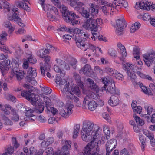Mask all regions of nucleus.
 <instances>
[{"label":"nucleus","instance_id":"obj_61","mask_svg":"<svg viewBox=\"0 0 155 155\" xmlns=\"http://www.w3.org/2000/svg\"><path fill=\"white\" fill-rule=\"evenodd\" d=\"M103 131L104 133V135L106 136H107L108 137L110 138V131L107 128H105L104 129Z\"/></svg>","mask_w":155,"mask_h":155},{"label":"nucleus","instance_id":"obj_54","mask_svg":"<svg viewBox=\"0 0 155 155\" xmlns=\"http://www.w3.org/2000/svg\"><path fill=\"white\" fill-rule=\"evenodd\" d=\"M93 94L91 93L87 94L86 96L84 98V100H88V102H89L91 99L94 97Z\"/></svg>","mask_w":155,"mask_h":155},{"label":"nucleus","instance_id":"obj_52","mask_svg":"<svg viewBox=\"0 0 155 155\" xmlns=\"http://www.w3.org/2000/svg\"><path fill=\"white\" fill-rule=\"evenodd\" d=\"M7 33L5 31H3L2 33L0 34V40H6V37L7 36Z\"/></svg>","mask_w":155,"mask_h":155},{"label":"nucleus","instance_id":"obj_58","mask_svg":"<svg viewBox=\"0 0 155 155\" xmlns=\"http://www.w3.org/2000/svg\"><path fill=\"white\" fill-rule=\"evenodd\" d=\"M152 18L151 17L150 15L148 13L144 14L143 15V18L144 20L147 21L150 19L151 20Z\"/></svg>","mask_w":155,"mask_h":155},{"label":"nucleus","instance_id":"obj_44","mask_svg":"<svg viewBox=\"0 0 155 155\" xmlns=\"http://www.w3.org/2000/svg\"><path fill=\"white\" fill-rule=\"evenodd\" d=\"M41 91L43 92L45 94L47 95L51 93L52 90L49 88L46 87H41Z\"/></svg>","mask_w":155,"mask_h":155},{"label":"nucleus","instance_id":"obj_5","mask_svg":"<svg viewBox=\"0 0 155 155\" xmlns=\"http://www.w3.org/2000/svg\"><path fill=\"white\" fill-rule=\"evenodd\" d=\"M55 61L57 65H54V70L57 72H59L61 76L64 77L65 74L62 72L61 70L63 71L70 70V67L69 64L64 60L60 58H57L56 59Z\"/></svg>","mask_w":155,"mask_h":155},{"label":"nucleus","instance_id":"obj_21","mask_svg":"<svg viewBox=\"0 0 155 155\" xmlns=\"http://www.w3.org/2000/svg\"><path fill=\"white\" fill-rule=\"evenodd\" d=\"M70 92L71 94H75L76 95H79L80 94V91L78 87L74 84H71L70 87Z\"/></svg>","mask_w":155,"mask_h":155},{"label":"nucleus","instance_id":"obj_24","mask_svg":"<svg viewBox=\"0 0 155 155\" xmlns=\"http://www.w3.org/2000/svg\"><path fill=\"white\" fill-rule=\"evenodd\" d=\"M35 107L34 108L35 111L38 113H41L44 110V104L42 102H36L35 104Z\"/></svg>","mask_w":155,"mask_h":155},{"label":"nucleus","instance_id":"obj_56","mask_svg":"<svg viewBox=\"0 0 155 155\" xmlns=\"http://www.w3.org/2000/svg\"><path fill=\"white\" fill-rule=\"evenodd\" d=\"M15 52L18 56H20L23 54V51L21 48L20 47H18L16 48Z\"/></svg>","mask_w":155,"mask_h":155},{"label":"nucleus","instance_id":"obj_31","mask_svg":"<svg viewBox=\"0 0 155 155\" xmlns=\"http://www.w3.org/2000/svg\"><path fill=\"white\" fill-rule=\"evenodd\" d=\"M56 83L59 84L60 85H65L66 84H68L67 81L64 78H61L60 76L57 75L55 79Z\"/></svg>","mask_w":155,"mask_h":155},{"label":"nucleus","instance_id":"obj_19","mask_svg":"<svg viewBox=\"0 0 155 155\" xmlns=\"http://www.w3.org/2000/svg\"><path fill=\"white\" fill-rule=\"evenodd\" d=\"M69 85V83H68V84L65 85L64 88L61 90L64 97L67 98L72 97L73 96V94L70 92V89H69L68 88Z\"/></svg>","mask_w":155,"mask_h":155},{"label":"nucleus","instance_id":"obj_36","mask_svg":"<svg viewBox=\"0 0 155 155\" xmlns=\"http://www.w3.org/2000/svg\"><path fill=\"white\" fill-rule=\"evenodd\" d=\"M44 101L45 103L46 107L47 110L50 111L49 107L51 106V100L48 97H44Z\"/></svg>","mask_w":155,"mask_h":155},{"label":"nucleus","instance_id":"obj_7","mask_svg":"<svg viewBox=\"0 0 155 155\" xmlns=\"http://www.w3.org/2000/svg\"><path fill=\"white\" fill-rule=\"evenodd\" d=\"M102 82L104 84V85L103 87L100 89V90L101 91H103L106 90L107 93L108 92L112 94H115L117 95H119V90L118 89L116 90L114 84H111L110 85L108 86L107 87V86L106 84L108 83V82H105L104 78L102 80Z\"/></svg>","mask_w":155,"mask_h":155},{"label":"nucleus","instance_id":"obj_20","mask_svg":"<svg viewBox=\"0 0 155 155\" xmlns=\"http://www.w3.org/2000/svg\"><path fill=\"white\" fill-rule=\"evenodd\" d=\"M124 70L126 71L127 75H128V78H130V79L131 81L134 83H136V82L135 81L136 79V75L133 72H130L129 70H128V68H127L126 66L124 65Z\"/></svg>","mask_w":155,"mask_h":155},{"label":"nucleus","instance_id":"obj_53","mask_svg":"<svg viewBox=\"0 0 155 155\" xmlns=\"http://www.w3.org/2000/svg\"><path fill=\"white\" fill-rule=\"evenodd\" d=\"M37 55L40 58H43L45 55V54L44 52V49H41L39 50L37 53Z\"/></svg>","mask_w":155,"mask_h":155},{"label":"nucleus","instance_id":"obj_15","mask_svg":"<svg viewBox=\"0 0 155 155\" xmlns=\"http://www.w3.org/2000/svg\"><path fill=\"white\" fill-rule=\"evenodd\" d=\"M25 97L27 100L31 102L32 105L35 106L36 104V103L38 100V95L35 93H32L29 95H27V96H22Z\"/></svg>","mask_w":155,"mask_h":155},{"label":"nucleus","instance_id":"obj_16","mask_svg":"<svg viewBox=\"0 0 155 155\" xmlns=\"http://www.w3.org/2000/svg\"><path fill=\"white\" fill-rule=\"evenodd\" d=\"M24 87L28 89V91L24 90L21 91V95L22 96H26L27 95H29L35 91V88L29 84H25L24 85Z\"/></svg>","mask_w":155,"mask_h":155},{"label":"nucleus","instance_id":"obj_27","mask_svg":"<svg viewBox=\"0 0 155 155\" xmlns=\"http://www.w3.org/2000/svg\"><path fill=\"white\" fill-rule=\"evenodd\" d=\"M16 5L17 7L23 8L28 12H29L30 11V8L26 3H23L21 1H19L17 2Z\"/></svg>","mask_w":155,"mask_h":155},{"label":"nucleus","instance_id":"obj_2","mask_svg":"<svg viewBox=\"0 0 155 155\" xmlns=\"http://www.w3.org/2000/svg\"><path fill=\"white\" fill-rule=\"evenodd\" d=\"M60 7L58 8L60 9L63 18L65 22L74 26L80 23V17L78 15L74 12L69 10L68 8L64 5L60 4Z\"/></svg>","mask_w":155,"mask_h":155},{"label":"nucleus","instance_id":"obj_10","mask_svg":"<svg viewBox=\"0 0 155 155\" xmlns=\"http://www.w3.org/2000/svg\"><path fill=\"white\" fill-rule=\"evenodd\" d=\"M74 105L72 104H70L66 106L65 109L61 108L59 110V113L62 116L66 118L68 117L72 113V108Z\"/></svg>","mask_w":155,"mask_h":155},{"label":"nucleus","instance_id":"obj_18","mask_svg":"<svg viewBox=\"0 0 155 155\" xmlns=\"http://www.w3.org/2000/svg\"><path fill=\"white\" fill-rule=\"evenodd\" d=\"M12 71L13 76L15 77L18 81H21L24 78L23 73L21 72L18 68H13Z\"/></svg>","mask_w":155,"mask_h":155},{"label":"nucleus","instance_id":"obj_45","mask_svg":"<svg viewBox=\"0 0 155 155\" xmlns=\"http://www.w3.org/2000/svg\"><path fill=\"white\" fill-rule=\"evenodd\" d=\"M2 64L5 65V70L7 72L9 69L11 68V61L9 60H7L5 61H2Z\"/></svg>","mask_w":155,"mask_h":155},{"label":"nucleus","instance_id":"obj_59","mask_svg":"<svg viewBox=\"0 0 155 155\" xmlns=\"http://www.w3.org/2000/svg\"><path fill=\"white\" fill-rule=\"evenodd\" d=\"M5 26L6 28H9L10 30H12L13 28V27L11 26V24L9 21H5L4 22Z\"/></svg>","mask_w":155,"mask_h":155},{"label":"nucleus","instance_id":"obj_57","mask_svg":"<svg viewBox=\"0 0 155 155\" xmlns=\"http://www.w3.org/2000/svg\"><path fill=\"white\" fill-rule=\"evenodd\" d=\"M19 61L18 58H16L15 59H14L12 60L13 63L15 65V67L13 68H18L19 66Z\"/></svg>","mask_w":155,"mask_h":155},{"label":"nucleus","instance_id":"obj_63","mask_svg":"<svg viewBox=\"0 0 155 155\" xmlns=\"http://www.w3.org/2000/svg\"><path fill=\"white\" fill-rule=\"evenodd\" d=\"M109 54L112 57L116 56V51L114 50L110 49L108 51Z\"/></svg>","mask_w":155,"mask_h":155},{"label":"nucleus","instance_id":"obj_62","mask_svg":"<svg viewBox=\"0 0 155 155\" xmlns=\"http://www.w3.org/2000/svg\"><path fill=\"white\" fill-rule=\"evenodd\" d=\"M14 150V148L10 145L8 146L7 149V152L9 154H12L13 153Z\"/></svg>","mask_w":155,"mask_h":155},{"label":"nucleus","instance_id":"obj_49","mask_svg":"<svg viewBox=\"0 0 155 155\" xmlns=\"http://www.w3.org/2000/svg\"><path fill=\"white\" fill-rule=\"evenodd\" d=\"M25 113V116L27 117H35V116L33 114V113L35 111V110L30 109L28 110H26Z\"/></svg>","mask_w":155,"mask_h":155},{"label":"nucleus","instance_id":"obj_41","mask_svg":"<svg viewBox=\"0 0 155 155\" xmlns=\"http://www.w3.org/2000/svg\"><path fill=\"white\" fill-rule=\"evenodd\" d=\"M133 54L134 58H136L137 60H138L140 55L139 50L137 48H134L133 50Z\"/></svg>","mask_w":155,"mask_h":155},{"label":"nucleus","instance_id":"obj_39","mask_svg":"<svg viewBox=\"0 0 155 155\" xmlns=\"http://www.w3.org/2000/svg\"><path fill=\"white\" fill-rule=\"evenodd\" d=\"M84 5V4L83 2L79 1L78 0L77 2L76 6L74 7V9L78 12L81 10L83 8H84V7H83V6Z\"/></svg>","mask_w":155,"mask_h":155},{"label":"nucleus","instance_id":"obj_28","mask_svg":"<svg viewBox=\"0 0 155 155\" xmlns=\"http://www.w3.org/2000/svg\"><path fill=\"white\" fill-rule=\"evenodd\" d=\"M69 149L70 148L67 147L66 146H64L61 149V152L58 151L57 155H69Z\"/></svg>","mask_w":155,"mask_h":155},{"label":"nucleus","instance_id":"obj_26","mask_svg":"<svg viewBox=\"0 0 155 155\" xmlns=\"http://www.w3.org/2000/svg\"><path fill=\"white\" fill-rule=\"evenodd\" d=\"M137 84L138 85H139L142 89V90L146 94H147L149 95H152V93L150 90L149 89H147V87L145 86H144L142 83L141 82H138Z\"/></svg>","mask_w":155,"mask_h":155},{"label":"nucleus","instance_id":"obj_6","mask_svg":"<svg viewBox=\"0 0 155 155\" xmlns=\"http://www.w3.org/2000/svg\"><path fill=\"white\" fill-rule=\"evenodd\" d=\"M143 56L145 59V64L148 67L150 66L152 64L154 65V73L155 74V51H152L146 53Z\"/></svg>","mask_w":155,"mask_h":155},{"label":"nucleus","instance_id":"obj_4","mask_svg":"<svg viewBox=\"0 0 155 155\" xmlns=\"http://www.w3.org/2000/svg\"><path fill=\"white\" fill-rule=\"evenodd\" d=\"M98 143L94 141H91L85 147L84 149V153L86 155H101L99 154V147Z\"/></svg>","mask_w":155,"mask_h":155},{"label":"nucleus","instance_id":"obj_46","mask_svg":"<svg viewBox=\"0 0 155 155\" xmlns=\"http://www.w3.org/2000/svg\"><path fill=\"white\" fill-rule=\"evenodd\" d=\"M2 119L4 121V124L8 125H12L13 124L12 122L5 115L2 116Z\"/></svg>","mask_w":155,"mask_h":155},{"label":"nucleus","instance_id":"obj_42","mask_svg":"<svg viewBox=\"0 0 155 155\" xmlns=\"http://www.w3.org/2000/svg\"><path fill=\"white\" fill-rule=\"evenodd\" d=\"M68 99H72L74 100V101L76 103V106L78 107H81V104L80 103V101H79V99L78 97L75 96L73 94L72 97L70 98H68Z\"/></svg>","mask_w":155,"mask_h":155},{"label":"nucleus","instance_id":"obj_51","mask_svg":"<svg viewBox=\"0 0 155 155\" xmlns=\"http://www.w3.org/2000/svg\"><path fill=\"white\" fill-rule=\"evenodd\" d=\"M73 76L77 83L79 84L81 83V77L77 73L74 72L73 73Z\"/></svg>","mask_w":155,"mask_h":155},{"label":"nucleus","instance_id":"obj_55","mask_svg":"<svg viewBox=\"0 0 155 155\" xmlns=\"http://www.w3.org/2000/svg\"><path fill=\"white\" fill-rule=\"evenodd\" d=\"M120 52L122 55V58H120V60L122 61H124V60L123 59L124 58L127 56V53L125 48H124L123 50L122 49L120 50Z\"/></svg>","mask_w":155,"mask_h":155},{"label":"nucleus","instance_id":"obj_12","mask_svg":"<svg viewBox=\"0 0 155 155\" xmlns=\"http://www.w3.org/2000/svg\"><path fill=\"white\" fill-rule=\"evenodd\" d=\"M51 11L52 13H54L55 14V15L54 16L50 12H48L47 13V16L48 19L50 21H57L59 17V15L57 8L55 7H52L51 10Z\"/></svg>","mask_w":155,"mask_h":155},{"label":"nucleus","instance_id":"obj_1","mask_svg":"<svg viewBox=\"0 0 155 155\" xmlns=\"http://www.w3.org/2000/svg\"><path fill=\"white\" fill-rule=\"evenodd\" d=\"M100 127L91 121H84L81 131V137L83 140L86 142L98 138L99 137L98 131Z\"/></svg>","mask_w":155,"mask_h":155},{"label":"nucleus","instance_id":"obj_43","mask_svg":"<svg viewBox=\"0 0 155 155\" xmlns=\"http://www.w3.org/2000/svg\"><path fill=\"white\" fill-rule=\"evenodd\" d=\"M107 72L110 75H114L115 76L116 74L117 71L114 69L111 68L109 67H107L105 68Z\"/></svg>","mask_w":155,"mask_h":155},{"label":"nucleus","instance_id":"obj_38","mask_svg":"<svg viewBox=\"0 0 155 155\" xmlns=\"http://www.w3.org/2000/svg\"><path fill=\"white\" fill-rule=\"evenodd\" d=\"M80 128L79 125L76 124L74 127V131L73 133V138H76L78 134V131Z\"/></svg>","mask_w":155,"mask_h":155},{"label":"nucleus","instance_id":"obj_30","mask_svg":"<svg viewBox=\"0 0 155 155\" xmlns=\"http://www.w3.org/2000/svg\"><path fill=\"white\" fill-rule=\"evenodd\" d=\"M146 135L149 139L152 146L154 147L155 146V140L153 134L148 131L146 133Z\"/></svg>","mask_w":155,"mask_h":155},{"label":"nucleus","instance_id":"obj_64","mask_svg":"<svg viewBox=\"0 0 155 155\" xmlns=\"http://www.w3.org/2000/svg\"><path fill=\"white\" fill-rule=\"evenodd\" d=\"M120 155H129L127 150L126 148H124L120 151Z\"/></svg>","mask_w":155,"mask_h":155},{"label":"nucleus","instance_id":"obj_37","mask_svg":"<svg viewBox=\"0 0 155 155\" xmlns=\"http://www.w3.org/2000/svg\"><path fill=\"white\" fill-rule=\"evenodd\" d=\"M68 63L73 68H76V64L77 63V61L76 59L73 58H70L68 60Z\"/></svg>","mask_w":155,"mask_h":155},{"label":"nucleus","instance_id":"obj_34","mask_svg":"<svg viewBox=\"0 0 155 155\" xmlns=\"http://www.w3.org/2000/svg\"><path fill=\"white\" fill-rule=\"evenodd\" d=\"M139 140L141 143L142 150L144 151L145 147L146 145V138L143 135H140L139 137Z\"/></svg>","mask_w":155,"mask_h":155},{"label":"nucleus","instance_id":"obj_50","mask_svg":"<svg viewBox=\"0 0 155 155\" xmlns=\"http://www.w3.org/2000/svg\"><path fill=\"white\" fill-rule=\"evenodd\" d=\"M134 117L137 124L140 125H143L144 124V122L143 120L141 119L138 116H135Z\"/></svg>","mask_w":155,"mask_h":155},{"label":"nucleus","instance_id":"obj_17","mask_svg":"<svg viewBox=\"0 0 155 155\" xmlns=\"http://www.w3.org/2000/svg\"><path fill=\"white\" fill-rule=\"evenodd\" d=\"M82 72L86 76H90L91 75L93 71L90 65L86 64L80 70L79 73H81Z\"/></svg>","mask_w":155,"mask_h":155},{"label":"nucleus","instance_id":"obj_22","mask_svg":"<svg viewBox=\"0 0 155 155\" xmlns=\"http://www.w3.org/2000/svg\"><path fill=\"white\" fill-rule=\"evenodd\" d=\"M108 104L112 106L117 105L119 103V100L117 97L112 95L108 101Z\"/></svg>","mask_w":155,"mask_h":155},{"label":"nucleus","instance_id":"obj_9","mask_svg":"<svg viewBox=\"0 0 155 155\" xmlns=\"http://www.w3.org/2000/svg\"><path fill=\"white\" fill-rule=\"evenodd\" d=\"M116 33L118 35H121L123 34V29L126 27L125 20L124 18H122L121 19H118L116 21Z\"/></svg>","mask_w":155,"mask_h":155},{"label":"nucleus","instance_id":"obj_48","mask_svg":"<svg viewBox=\"0 0 155 155\" xmlns=\"http://www.w3.org/2000/svg\"><path fill=\"white\" fill-rule=\"evenodd\" d=\"M12 143L13 146V147L15 148H17L19 146V144L16 138L14 137H12Z\"/></svg>","mask_w":155,"mask_h":155},{"label":"nucleus","instance_id":"obj_29","mask_svg":"<svg viewBox=\"0 0 155 155\" xmlns=\"http://www.w3.org/2000/svg\"><path fill=\"white\" fill-rule=\"evenodd\" d=\"M19 12L13 14L12 16L8 15V19L10 21L17 22L18 21H21V19L18 17Z\"/></svg>","mask_w":155,"mask_h":155},{"label":"nucleus","instance_id":"obj_8","mask_svg":"<svg viewBox=\"0 0 155 155\" xmlns=\"http://www.w3.org/2000/svg\"><path fill=\"white\" fill-rule=\"evenodd\" d=\"M128 6V4L126 1L125 0H114L113 4L107 2L105 6L110 7L115 9L117 8H120L122 7L125 8Z\"/></svg>","mask_w":155,"mask_h":155},{"label":"nucleus","instance_id":"obj_3","mask_svg":"<svg viewBox=\"0 0 155 155\" xmlns=\"http://www.w3.org/2000/svg\"><path fill=\"white\" fill-rule=\"evenodd\" d=\"M92 17H91V18L87 19L82 26L86 30L90 29L91 31L96 32L97 31L98 26L102 23V20L101 18L94 19Z\"/></svg>","mask_w":155,"mask_h":155},{"label":"nucleus","instance_id":"obj_33","mask_svg":"<svg viewBox=\"0 0 155 155\" xmlns=\"http://www.w3.org/2000/svg\"><path fill=\"white\" fill-rule=\"evenodd\" d=\"M11 112L12 115L11 119L14 122L18 121L19 119V116L16 110L13 109H12Z\"/></svg>","mask_w":155,"mask_h":155},{"label":"nucleus","instance_id":"obj_47","mask_svg":"<svg viewBox=\"0 0 155 155\" xmlns=\"http://www.w3.org/2000/svg\"><path fill=\"white\" fill-rule=\"evenodd\" d=\"M45 153H47V155H54V152L53 151V149L51 147H48L45 150Z\"/></svg>","mask_w":155,"mask_h":155},{"label":"nucleus","instance_id":"obj_25","mask_svg":"<svg viewBox=\"0 0 155 155\" xmlns=\"http://www.w3.org/2000/svg\"><path fill=\"white\" fill-rule=\"evenodd\" d=\"M78 12L83 17L87 19L90 18H91L90 16L93 17L91 14L89 12L87 11L84 8H83L81 10Z\"/></svg>","mask_w":155,"mask_h":155},{"label":"nucleus","instance_id":"obj_13","mask_svg":"<svg viewBox=\"0 0 155 155\" xmlns=\"http://www.w3.org/2000/svg\"><path fill=\"white\" fill-rule=\"evenodd\" d=\"M87 39L86 38H78L76 37L75 40L76 41V44L77 46L81 49H83L84 48V51H86L87 48L88 49V45L86 44L85 42Z\"/></svg>","mask_w":155,"mask_h":155},{"label":"nucleus","instance_id":"obj_40","mask_svg":"<svg viewBox=\"0 0 155 155\" xmlns=\"http://www.w3.org/2000/svg\"><path fill=\"white\" fill-rule=\"evenodd\" d=\"M99 137L98 138L95 139H92V140H91V141H95V140L96 139H100V138L101 137V139L100 140V142L101 143V144H104V143H105V141L107 139H108L109 138L107 136L106 137L104 135H101V134H99Z\"/></svg>","mask_w":155,"mask_h":155},{"label":"nucleus","instance_id":"obj_35","mask_svg":"<svg viewBox=\"0 0 155 155\" xmlns=\"http://www.w3.org/2000/svg\"><path fill=\"white\" fill-rule=\"evenodd\" d=\"M28 74L34 79L37 76V73L36 70L34 68H30L28 71Z\"/></svg>","mask_w":155,"mask_h":155},{"label":"nucleus","instance_id":"obj_11","mask_svg":"<svg viewBox=\"0 0 155 155\" xmlns=\"http://www.w3.org/2000/svg\"><path fill=\"white\" fill-rule=\"evenodd\" d=\"M117 145V141L115 139L108 141L106 144V155H110L111 152L115 148Z\"/></svg>","mask_w":155,"mask_h":155},{"label":"nucleus","instance_id":"obj_60","mask_svg":"<svg viewBox=\"0 0 155 155\" xmlns=\"http://www.w3.org/2000/svg\"><path fill=\"white\" fill-rule=\"evenodd\" d=\"M0 71L2 74L5 73L7 72L5 70V68L4 64H2V62H0Z\"/></svg>","mask_w":155,"mask_h":155},{"label":"nucleus","instance_id":"obj_23","mask_svg":"<svg viewBox=\"0 0 155 155\" xmlns=\"http://www.w3.org/2000/svg\"><path fill=\"white\" fill-rule=\"evenodd\" d=\"M99 6L93 3L91 4L90 7L89 11L91 12V15H96L98 13Z\"/></svg>","mask_w":155,"mask_h":155},{"label":"nucleus","instance_id":"obj_14","mask_svg":"<svg viewBox=\"0 0 155 155\" xmlns=\"http://www.w3.org/2000/svg\"><path fill=\"white\" fill-rule=\"evenodd\" d=\"M87 81L88 82L89 87L93 91L95 92L96 93H98L100 89L97 84L94 82L92 79L90 78H88Z\"/></svg>","mask_w":155,"mask_h":155},{"label":"nucleus","instance_id":"obj_32","mask_svg":"<svg viewBox=\"0 0 155 155\" xmlns=\"http://www.w3.org/2000/svg\"><path fill=\"white\" fill-rule=\"evenodd\" d=\"M97 105V103L95 102L94 101H91L88 102V107L91 111H93L96 108Z\"/></svg>","mask_w":155,"mask_h":155}]
</instances>
